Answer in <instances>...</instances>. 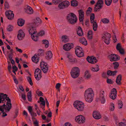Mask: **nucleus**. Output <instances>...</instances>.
Segmentation results:
<instances>
[{
  "label": "nucleus",
  "instance_id": "ddd939ff",
  "mask_svg": "<svg viewBox=\"0 0 126 126\" xmlns=\"http://www.w3.org/2000/svg\"><path fill=\"white\" fill-rule=\"evenodd\" d=\"M73 43H67L64 45L63 47L64 50L68 51L73 48Z\"/></svg>",
  "mask_w": 126,
  "mask_h": 126
},
{
  "label": "nucleus",
  "instance_id": "0eeeda50",
  "mask_svg": "<svg viewBox=\"0 0 126 126\" xmlns=\"http://www.w3.org/2000/svg\"><path fill=\"white\" fill-rule=\"evenodd\" d=\"M40 66L41 70L43 73H47L48 70V66L47 63L44 62H42L40 64Z\"/></svg>",
  "mask_w": 126,
  "mask_h": 126
},
{
  "label": "nucleus",
  "instance_id": "cd10ccee",
  "mask_svg": "<svg viewBox=\"0 0 126 126\" xmlns=\"http://www.w3.org/2000/svg\"><path fill=\"white\" fill-rule=\"evenodd\" d=\"M71 5L73 7H76L78 5V2L76 0H73L71 1Z\"/></svg>",
  "mask_w": 126,
  "mask_h": 126
},
{
  "label": "nucleus",
  "instance_id": "603ef678",
  "mask_svg": "<svg viewBox=\"0 0 126 126\" xmlns=\"http://www.w3.org/2000/svg\"><path fill=\"white\" fill-rule=\"evenodd\" d=\"M104 41L105 43L107 45L109 44L110 43V39H104Z\"/></svg>",
  "mask_w": 126,
  "mask_h": 126
},
{
  "label": "nucleus",
  "instance_id": "5fc2aeb1",
  "mask_svg": "<svg viewBox=\"0 0 126 126\" xmlns=\"http://www.w3.org/2000/svg\"><path fill=\"white\" fill-rule=\"evenodd\" d=\"M44 50L42 49H39V50L38 54L41 55H44Z\"/></svg>",
  "mask_w": 126,
  "mask_h": 126
},
{
  "label": "nucleus",
  "instance_id": "09e8293b",
  "mask_svg": "<svg viewBox=\"0 0 126 126\" xmlns=\"http://www.w3.org/2000/svg\"><path fill=\"white\" fill-rule=\"evenodd\" d=\"M63 3L62 2H61L60 3H59L58 6V7L60 9H62L65 8V7L63 5Z\"/></svg>",
  "mask_w": 126,
  "mask_h": 126
},
{
  "label": "nucleus",
  "instance_id": "de8ad7c7",
  "mask_svg": "<svg viewBox=\"0 0 126 126\" xmlns=\"http://www.w3.org/2000/svg\"><path fill=\"white\" fill-rule=\"evenodd\" d=\"M45 34V31L43 30H42L40 32L38 33L37 34L39 36H42L44 35Z\"/></svg>",
  "mask_w": 126,
  "mask_h": 126
},
{
  "label": "nucleus",
  "instance_id": "6ab92c4d",
  "mask_svg": "<svg viewBox=\"0 0 126 126\" xmlns=\"http://www.w3.org/2000/svg\"><path fill=\"white\" fill-rule=\"evenodd\" d=\"M32 28L29 30V34L31 35H33V34H35V33L37 32V31H35V27L32 26H31Z\"/></svg>",
  "mask_w": 126,
  "mask_h": 126
},
{
  "label": "nucleus",
  "instance_id": "dca6fc26",
  "mask_svg": "<svg viewBox=\"0 0 126 126\" xmlns=\"http://www.w3.org/2000/svg\"><path fill=\"white\" fill-rule=\"evenodd\" d=\"M25 34L21 30H20L18 32V34L17 35V37L18 39L19 40H21L25 36Z\"/></svg>",
  "mask_w": 126,
  "mask_h": 126
},
{
  "label": "nucleus",
  "instance_id": "e433bc0d",
  "mask_svg": "<svg viewBox=\"0 0 126 126\" xmlns=\"http://www.w3.org/2000/svg\"><path fill=\"white\" fill-rule=\"evenodd\" d=\"M27 78L28 81L29 82L30 85L31 86H32L33 85V83L32 81V79L31 77L28 76L27 77Z\"/></svg>",
  "mask_w": 126,
  "mask_h": 126
},
{
  "label": "nucleus",
  "instance_id": "72a5a7b5",
  "mask_svg": "<svg viewBox=\"0 0 126 126\" xmlns=\"http://www.w3.org/2000/svg\"><path fill=\"white\" fill-rule=\"evenodd\" d=\"M63 3V5L64 6L65 8L67 7L70 5V3L68 1L66 0L62 2Z\"/></svg>",
  "mask_w": 126,
  "mask_h": 126
},
{
  "label": "nucleus",
  "instance_id": "20e7f679",
  "mask_svg": "<svg viewBox=\"0 0 126 126\" xmlns=\"http://www.w3.org/2000/svg\"><path fill=\"white\" fill-rule=\"evenodd\" d=\"M80 72L79 69L78 67H73L70 72L71 77L74 79L77 78L80 74Z\"/></svg>",
  "mask_w": 126,
  "mask_h": 126
},
{
  "label": "nucleus",
  "instance_id": "c9c22d12",
  "mask_svg": "<svg viewBox=\"0 0 126 126\" xmlns=\"http://www.w3.org/2000/svg\"><path fill=\"white\" fill-rule=\"evenodd\" d=\"M112 0H105V2L106 4L108 6H110L112 2Z\"/></svg>",
  "mask_w": 126,
  "mask_h": 126
},
{
  "label": "nucleus",
  "instance_id": "a19ab883",
  "mask_svg": "<svg viewBox=\"0 0 126 126\" xmlns=\"http://www.w3.org/2000/svg\"><path fill=\"white\" fill-rule=\"evenodd\" d=\"M86 59L88 62L92 64L94 63L93 61L92 60V57L88 56Z\"/></svg>",
  "mask_w": 126,
  "mask_h": 126
},
{
  "label": "nucleus",
  "instance_id": "6e6d98bb",
  "mask_svg": "<svg viewBox=\"0 0 126 126\" xmlns=\"http://www.w3.org/2000/svg\"><path fill=\"white\" fill-rule=\"evenodd\" d=\"M96 66H97L96 67H97V68H96V70H95V68H92V70L93 71L97 72L99 70V68H98V67H99L98 65H96Z\"/></svg>",
  "mask_w": 126,
  "mask_h": 126
},
{
  "label": "nucleus",
  "instance_id": "052dcab7",
  "mask_svg": "<svg viewBox=\"0 0 126 126\" xmlns=\"http://www.w3.org/2000/svg\"><path fill=\"white\" fill-rule=\"evenodd\" d=\"M118 105L120 106V107H119L120 109L122 107V106L123 105V104L122 103V101L121 100H119V103H118Z\"/></svg>",
  "mask_w": 126,
  "mask_h": 126
},
{
  "label": "nucleus",
  "instance_id": "6e6552de",
  "mask_svg": "<svg viewBox=\"0 0 126 126\" xmlns=\"http://www.w3.org/2000/svg\"><path fill=\"white\" fill-rule=\"evenodd\" d=\"M34 76L37 80H39L42 77L41 71L39 68L36 69L34 72Z\"/></svg>",
  "mask_w": 126,
  "mask_h": 126
},
{
  "label": "nucleus",
  "instance_id": "f704fd0d",
  "mask_svg": "<svg viewBox=\"0 0 126 126\" xmlns=\"http://www.w3.org/2000/svg\"><path fill=\"white\" fill-rule=\"evenodd\" d=\"M43 43L46 44L45 47L46 48H47L48 46L49 42L47 40H42Z\"/></svg>",
  "mask_w": 126,
  "mask_h": 126
},
{
  "label": "nucleus",
  "instance_id": "338daca9",
  "mask_svg": "<svg viewBox=\"0 0 126 126\" xmlns=\"http://www.w3.org/2000/svg\"><path fill=\"white\" fill-rule=\"evenodd\" d=\"M33 123L35 125V126H39L38 122L36 119L33 122Z\"/></svg>",
  "mask_w": 126,
  "mask_h": 126
},
{
  "label": "nucleus",
  "instance_id": "f03ea898",
  "mask_svg": "<svg viewBox=\"0 0 126 126\" xmlns=\"http://www.w3.org/2000/svg\"><path fill=\"white\" fill-rule=\"evenodd\" d=\"M67 19L69 23L72 24L76 23L77 20L76 15L73 13L68 14L67 17Z\"/></svg>",
  "mask_w": 126,
  "mask_h": 126
},
{
  "label": "nucleus",
  "instance_id": "79ce46f5",
  "mask_svg": "<svg viewBox=\"0 0 126 126\" xmlns=\"http://www.w3.org/2000/svg\"><path fill=\"white\" fill-rule=\"evenodd\" d=\"M31 37L32 39L34 41H37L38 37V36L37 35L35 36L31 35Z\"/></svg>",
  "mask_w": 126,
  "mask_h": 126
},
{
  "label": "nucleus",
  "instance_id": "49530a36",
  "mask_svg": "<svg viewBox=\"0 0 126 126\" xmlns=\"http://www.w3.org/2000/svg\"><path fill=\"white\" fill-rule=\"evenodd\" d=\"M119 51V52H120V53L122 55H124L125 54V52L124 51V49H123L122 48L121 49H120L119 50H118Z\"/></svg>",
  "mask_w": 126,
  "mask_h": 126
},
{
  "label": "nucleus",
  "instance_id": "c03bdc74",
  "mask_svg": "<svg viewBox=\"0 0 126 126\" xmlns=\"http://www.w3.org/2000/svg\"><path fill=\"white\" fill-rule=\"evenodd\" d=\"M13 28V26L11 25H9L7 27V30L8 31L10 32L12 31Z\"/></svg>",
  "mask_w": 126,
  "mask_h": 126
},
{
  "label": "nucleus",
  "instance_id": "393cba45",
  "mask_svg": "<svg viewBox=\"0 0 126 126\" xmlns=\"http://www.w3.org/2000/svg\"><path fill=\"white\" fill-rule=\"evenodd\" d=\"M26 12L28 14H31L33 13V11L32 8L29 6H28Z\"/></svg>",
  "mask_w": 126,
  "mask_h": 126
},
{
  "label": "nucleus",
  "instance_id": "4468645a",
  "mask_svg": "<svg viewBox=\"0 0 126 126\" xmlns=\"http://www.w3.org/2000/svg\"><path fill=\"white\" fill-rule=\"evenodd\" d=\"M117 92L116 89L115 88H113L111 91L110 97L113 100L115 99L116 96Z\"/></svg>",
  "mask_w": 126,
  "mask_h": 126
},
{
  "label": "nucleus",
  "instance_id": "39448f33",
  "mask_svg": "<svg viewBox=\"0 0 126 126\" xmlns=\"http://www.w3.org/2000/svg\"><path fill=\"white\" fill-rule=\"evenodd\" d=\"M74 107L78 110L82 111L83 110L84 108V103L82 102L77 101H75L73 104Z\"/></svg>",
  "mask_w": 126,
  "mask_h": 126
},
{
  "label": "nucleus",
  "instance_id": "bb28decb",
  "mask_svg": "<svg viewBox=\"0 0 126 126\" xmlns=\"http://www.w3.org/2000/svg\"><path fill=\"white\" fill-rule=\"evenodd\" d=\"M111 36V35L110 34L106 33L104 34V36L102 37V38L103 39H110V38Z\"/></svg>",
  "mask_w": 126,
  "mask_h": 126
},
{
  "label": "nucleus",
  "instance_id": "8fccbe9b",
  "mask_svg": "<svg viewBox=\"0 0 126 126\" xmlns=\"http://www.w3.org/2000/svg\"><path fill=\"white\" fill-rule=\"evenodd\" d=\"M52 2L55 4H56L61 2V0H53Z\"/></svg>",
  "mask_w": 126,
  "mask_h": 126
},
{
  "label": "nucleus",
  "instance_id": "c85d7f7f",
  "mask_svg": "<svg viewBox=\"0 0 126 126\" xmlns=\"http://www.w3.org/2000/svg\"><path fill=\"white\" fill-rule=\"evenodd\" d=\"M91 75L89 73L88 71H86L85 73L84 77L85 79H89L91 77Z\"/></svg>",
  "mask_w": 126,
  "mask_h": 126
},
{
  "label": "nucleus",
  "instance_id": "680f3d73",
  "mask_svg": "<svg viewBox=\"0 0 126 126\" xmlns=\"http://www.w3.org/2000/svg\"><path fill=\"white\" fill-rule=\"evenodd\" d=\"M30 113L31 115L32 116V118H33V117H35L37 116L36 113L33 111Z\"/></svg>",
  "mask_w": 126,
  "mask_h": 126
},
{
  "label": "nucleus",
  "instance_id": "a18cd8bd",
  "mask_svg": "<svg viewBox=\"0 0 126 126\" xmlns=\"http://www.w3.org/2000/svg\"><path fill=\"white\" fill-rule=\"evenodd\" d=\"M102 21L104 23H108L109 22V20L106 18H104L102 20Z\"/></svg>",
  "mask_w": 126,
  "mask_h": 126
},
{
  "label": "nucleus",
  "instance_id": "2eb2a0df",
  "mask_svg": "<svg viewBox=\"0 0 126 126\" xmlns=\"http://www.w3.org/2000/svg\"><path fill=\"white\" fill-rule=\"evenodd\" d=\"M103 4L100 3L96 2V4L95 5V7L94 8V11L95 12L97 11H99L103 7Z\"/></svg>",
  "mask_w": 126,
  "mask_h": 126
},
{
  "label": "nucleus",
  "instance_id": "a878e982",
  "mask_svg": "<svg viewBox=\"0 0 126 126\" xmlns=\"http://www.w3.org/2000/svg\"><path fill=\"white\" fill-rule=\"evenodd\" d=\"M39 58H37V56L36 54L34 55V56L32 58V61L36 63H37L38 62L39 60Z\"/></svg>",
  "mask_w": 126,
  "mask_h": 126
},
{
  "label": "nucleus",
  "instance_id": "37998d69",
  "mask_svg": "<svg viewBox=\"0 0 126 126\" xmlns=\"http://www.w3.org/2000/svg\"><path fill=\"white\" fill-rule=\"evenodd\" d=\"M113 64L114 69H117L119 65L118 63L116 62L113 63Z\"/></svg>",
  "mask_w": 126,
  "mask_h": 126
},
{
  "label": "nucleus",
  "instance_id": "58836bf2",
  "mask_svg": "<svg viewBox=\"0 0 126 126\" xmlns=\"http://www.w3.org/2000/svg\"><path fill=\"white\" fill-rule=\"evenodd\" d=\"M3 94V93H0V103H3L4 100L6 99L3 97V96H2V94Z\"/></svg>",
  "mask_w": 126,
  "mask_h": 126
},
{
  "label": "nucleus",
  "instance_id": "aec40b11",
  "mask_svg": "<svg viewBox=\"0 0 126 126\" xmlns=\"http://www.w3.org/2000/svg\"><path fill=\"white\" fill-rule=\"evenodd\" d=\"M77 34L80 36H82L83 34L82 30L80 26H79L77 31Z\"/></svg>",
  "mask_w": 126,
  "mask_h": 126
},
{
  "label": "nucleus",
  "instance_id": "e2e57ef3",
  "mask_svg": "<svg viewBox=\"0 0 126 126\" xmlns=\"http://www.w3.org/2000/svg\"><path fill=\"white\" fill-rule=\"evenodd\" d=\"M28 110L29 111V112L31 113L32 111V107L31 106H29L28 107Z\"/></svg>",
  "mask_w": 126,
  "mask_h": 126
},
{
  "label": "nucleus",
  "instance_id": "f3484780",
  "mask_svg": "<svg viewBox=\"0 0 126 126\" xmlns=\"http://www.w3.org/2000/svg\"><path fill=\"white\" fill-rule=\"evenodd\" d=\"M104 92L103 91L99 94V99L101 101V103L104 104L105 102V99L104 97Z\"/></svg>",
  "mask_w": 126,
  "mask_h": 126
},
{
  "label": "nucleus",
  "instance_id": "5701e85b",
  "mask_svg": "<svg viewBox=\"0 0 126 126\" xmlns=\"http://www.w3.org/2000/svg\"><path fill=\"white\" fill-rule=\"evenodd\" d=\"M79 41L82 44L85 46H86L87 44V41L86 39L84 38H80Z\"/></svg>",
  "mask_w": 126,
  "mask_h": 126
},
{
  "label": "nucleus",
  "instance_id": "864d4df0",
  "mask_svg": "<svg viewBox=\"0 0 126 126\" xmlns=\"http://www.w3.org/2000/svg\"><path fill=\"white\" fill-rule=\"evenodd\" d=\"M107 83L112 84L113 83V82L111 79L107 78Z\"/></svg>",
  "mask_w": 126,
  "mask_h": 126
},
{
  "label": "nucleus",
  "instance_id": "774afa93",
  "mask_svg": "<svg viewBox=\"0 0 126 126\" xmlns=\"http://www.w3.org/2000/svg\"><path fill=\"white\" fill-rule=\"evenodd\" d=\"M119 126H126V124L122 122H121L119 123Z\"/></svg>",
  "mask_w": 126,
  "mask_h": 126
},
{
  "label": "nucleus",
  "instance_id": "a211bd4d",
  "mask_svg": "<svg viewBox=\"0 0 126 126\" xmlns=\"http://www.w3.org/2000/svg\"><path fill=\"white\" fill-rule=\"evenodd\" d=\"M93 117L96 119H98L101 118V116L99 113L97 111H94L93 113Z\"/></svg>",
  "mask_w": 126,
  "mask_h": 126
},
{
  "label": "nucleus",
  "instance_id": "0e129e2a",
  "mask_svg": "<svg viewBox=\"0 0 126 126\" xmlns=\"http://www.w3.org/2000/svg\"><path fill=\"white\" fill-rule=\"evenodd\" d=\"M13 78L14 81L15 82V83L16 84H17L18 83V81L16 79V76H14V77H13Z\"/></svg>",
  "mask_w": 126,
  "mask_h": 126
},
{
  "label": "nucleus",
  "instance_id": "f257e3e1",
  "mask_svg": "<svg viewBox=\"0 0 126 126\" xmlns=\"http://www.w3.org/2000/svg\"><path fill=\"white\" fill-rule=\"evenodd\" d=\"M84 95L86 101L91 102L93 100L94 94L93 90L91 88H89L86 90Z\"/></svg>",
  "mask_w": 126,
  "mask_h": 126
},
{
  "label": "nucleus",
  "instance_id": "9d476101",
  "mask_svg": "<svg viewBox=\"0 0 126 126\" xmlns=\"http://www.w3.org/2000/svg\"><path fill=\"white\" fill-rule=\"evenodd\" d=\"M110 61L111 62H113L119 60L120 58L119 56L116 54H112L108 56Z\"/></svg>",
  "mask_w": 126,
  "mask_h": 126
},
{
  "label": "nucleus",
  "instance_id": "c756f323",
  "mask_svg": "<svg viewBox=\"0 0 126 126\" xmlns=\"http://www.w3.org/2000/svg\"><path fill=\"white\" fill-rule=\"evenodd\" d=\"M32 93L31 91H29L27 93V96L28 100L29 101L31 102L32 100Z\"/></svg>",
  "mask_w": 126,
  "mask_h": 126
},
{
  "label": "nucleus",
  "instance_id": "9b49d317",
  "mask_svg": "<svg viewBox=\"0 0 126 126\" xmlns=\"http://www.w3.org/2000/svg\"><path fill=\"white\" fill-rule=\"evenodd\" d=\"M75 120L79 123L81 124L84 123L85 122V118L83 116L80 115L76 117Z\"/></svg>",
  "mask_w": 126,
  "mask_h": 126
},
{
  "label": "nucleus",
  "instance_id": "412c9836",
  "mask_svg": "<svg viewBox=\"0 0 126 126\" xmlns=\"http://www.w3.org/2000/svg\"><path fill=\"white\" fill-rule=\"evenodd\" d=\"M67 57L68 58L69 61L71 62L74 63H77V60L76 59L72 58L71 56L68 55L67 56Z\"/></svg>",
  "mask_w": 126,
  "mask_h": 126
},
{
  "label": "nucleus",
  "instance_id": "bf43d9fd",
  "mask_svg": "<svg viewBox=\"0 0 126 126\" xmlns=\"http://www.w3.org/2000/svg\"><path fill=\"white\" fill-rule=\"evenodd\" d=\"M121 80H120V79H116V82L117 85H121Z\"/></svg>",
  "mask_w": 126,
  "mask_h": 126
},
{
  "label": "nucleus",
  "instance_id": "4be33fe9",
  "mask_svg": "<svg viewBox=\"0 0 126 126\" xmlns=\"http://www.w3.org/2000/svg\"><path fill=\"white\" fill-rule=\"evenodd\" d=\"M47 56L46 58L47 60H49L51 59L52 56V54L50 51H48L47 52Z\"/></svg>",
  "mask_w": 126,
  "mask_h": 126
},
{
  "label": "nucleus",
  "instance_id": "4d7b16f0",
  "mask_svg": "<svg viewBox=\"0 0 126 126\" xmlns=\"http://www.w3.org/2000/svg\"><path fill=\"white\" fill-rule=\"evenodd\" d=\"M36 94L38 95L39 96H43V93L41 91H38L36 92Z\"/></svg>",
  "mask_w": 126,
  "mask_h": 126
},
{
  "label": "nucleus",
  "instance_id": "4c0bfd02",
  "mask_svg": "<svg viewBox=\"0 0 126 126\" xmlns=\"http://www.w3.org/2000/svg\"><path fill=\"white\" fill-rule=\"evenodd\" d=\"M5 8V9H8L9 8V5L7 1H5L4 3Z\"/></svg>",
  "mask_w": 126,
  "mask_h": 126
},
{
  "label": "nucleus",
  "instance_id": "473e14b6",
  "mask_svg": "<svg viewBox=\"0 0 126 126\" xmlns=\"http://www.w3.org/2000/svg\"><path fill=\"white\" fill-rule=\"evenodd\" d=\"M94 13H92L91 14L90 16V19L91 22V23H93L95 21L94 20Z\"/></svg>",
  "mask_w": 126,
  "mask_h": 126
},
{
  "label": "nucleus",
  "instance_id": "2f4dec72",
  "mask_svg": "<svg viewBox=\"0 0 126 126\" xmlns=\"http://www.w3.org/2000/svg\"><path fill=\"white\" fill-rule=\"evenodd\" d=\"M62 38L63 39V41L65 43L67 42L69 40L67 36L66 35H63L62 37Z\"/></svg>",
  "mask_w": 126,
  "mask_h": 126
},
{
  "label": "nucleus",
  "instance_id": "69168bd1",
  "mask_svg": "<svg viewBox=\"0 0 126 126\" xmlns=\"http://www.w3.org/2000/svg\"><path fill=\"white\" fill-rule=\"evenodd\" d=\"M22 97L24 100H26V95L25 92L24 94H22Z\"/></svg>",
  "mask_w": 126,
  "mask_h": 126
},
{
  "label": "nucleus",
  "instance_id": "ea45409f",
  "mask_svg": "<svg viewBox=\"0 0 126 126\" xmlns=\"http://www.w3.org/2000/svg\"><path fill=\"white\" fill-rule=\"evenodd\" d=\"M79 16L84 17V13L82 10H79L78 11Z\"/></svg>",
  "mask_w": 126,
  "mask_h": 126
},
{
  "label": "nucleus",
  "instance_id": "b1692460",
  "mask_svg": "<svg viewBox=\"0 0 126 126\" xmlns=\"http://www.w3.org/2000/svg\"><path fill=\"white\" fill-rule=\"evenodd\" d=\"M25 21L21 18L19 19L17 21V24L20 26H22L24 24Z\"/></svg>",
  "mask_w": 126,
  "mask_h": 126
},
{
  "label": "nucleus",
  "instance_id": "423d86ee",
  "mask_svg": "<svg viewBox=\"0 0 126 126\" xmlns=\"http://www.w3.org/2000/svg\"><path fill=\"white\" fill-rule=\"evenodd\" d=\"M82 48L78 46L76 47L75 53L76 55L79 57H81L84 56V53L82 51Z\"/></svg>",
  "mask_w": 126,
  "mask_h": 126
},
{
  "label": "nucleus",
  "instance_id": "13d9d810",
  "mask_svg": "<svg viewBox=\"0 0 126 126\" xmlns=\"http://www.w3.org/2000/svg\"><path fill=\"white\" fill-rule=\"evenodd\" d=\"M61 85V84L59 83H57L55 86V88L57 89H60V87Z\"/></svg>",
  "mask_w": 126,
  "mask_h": 126
},
{
  "label": "nucleus",
  "instance_id": "1a4fd4ad",
  "mask_svg": "<svg viewBox=\"0 0 126 126\" xmlns=\"http://www.w3.org/2000/svg\"><path fill=\"white\" fill-rule=\"evenodd\" d=\"M42 21L39 17H37L35 19H34L32 23L31 24V26L35 27L38 26L41 23Z\"/></svg>",
  "mask_w": 126,
  "mask_h": 126
},
{
  "label": "nucleus",
  "instance_id": "3c124183",
  "mask_svg": "<svg viewBox=\"0 0 126 126\" xmlns=\"http://www.w3.org/2000/svg\"><path fill=\"white\" fill-rule=\"evenodd\" d=\"M116 48L117 50H118L122 48L121 47L120 43H119L117 44L116 46Z\"/></svg>",
  "mask_w": 126,
  "mask_h": 126
},
{
  "label": "nucleus",
  "instance_id": "f8f14e48",
  "mask_svg": "<svg viewBox=\"0 0 126 126\" xmlns=\"http://www.w3.org/2000/svg\"><path fill=\"white\" fill-rule=\"evenodd\" d=\"M5 15L6 16H7L9 20L12 19L14 17V14L12 13V12L10 10L6 11Z\"/></svg>",
  "mask_w": 126,
  "mask_h": 126
},
{
  "label": "nucleus",
  "instance_id": "7ed1b4c3",
  "mask_svg": "<svg viewBox=\"0 0 126 126\" xmlns=\"http://www.w3.org/2000/svg\"><path fill=\"white\" fill-rule=\"evenodd\" d=\"M6 100L7 101L6 105L5 104H4L2 105H0V108L4 110H5L6 112H7L10 111L12 108V106L10 99L8 98V99H6Z\"/></svg>",
  "mask_w": 126,
  "mask_h": 126
},
{
  "label": "nucleus",
  "instance_id": "7c9ffc66",
  "mask_svg": "<svg viewBox=\"0 0 126 126\" xmlns=\"http://www.w3.org/2000/svg\"><path fill=\"white\" fill-rule=\"evenodd\" d=\"M93 30L95 31L97 30V25L96 22V21L95 20V21L93 23Z\"/></svg>",
  "mask_w": 126,
  "mask_h": 126
}]
</instances>
